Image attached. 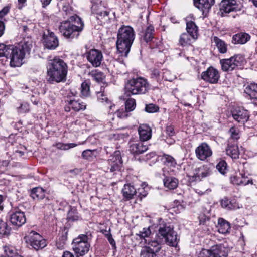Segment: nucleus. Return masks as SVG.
Instances as JSON below:
<instances>
[{"mask_svg": "<svg viewBox=\"0 0 257 257\" xmlns=\"http://www.w3.org/2000/svg\"><path fill=\"white\" fill-rule=\"evenodd\" d=\"M32 48L31 43L22 41L16 45L0 44V57L10 59V65L12 67L21 66L24 59L28 56Z\"/></svg>", "mask_w": 257, "mask_h": 257, "instance_id": "1", "label": "nucleus"}, {"mask_svg": "<svg viewBox=\"0 0 257 257\" xmlns=\"http://www.w3.org/2000/svg\"><path fill=\"white\" fill-rule=\"evenodd\" d=\"M47 80L51 84L66 80L67 65L61 59L54 58L47 64Z\"/></svg>", "mask_w": 257, "mask_h": 257, "instance_id": "2", "label": "nucleus"}, {"mask_svg": "<svg viewBox=\"0 0 257 257\" xmlns=\"http://www.w3.org/2000/svg\"><path fill=\"white\" fill-rule=\"evenodd\" d=\"M135 37L134 30L131 26L123 25L119 28L116 45L120 56L125 57L127 56Z\"/></svg>", "mask_w": 257, "mask_h": 257, "instance_id": "3", "label": "nucleus"}, {"mask_svg": "<svg viewBox=\"0 0 257 257\" xmlns=\"http://www.w3.org/2000/svg\"><path fill=\"white\" fill-rule=\"evenodd\" d=\"M84 26L81 18L75 14L70 16L67 20L61 22L59 30L64 37L72 39L77 38L79 36Z\"/></svg>", "mask_w": 257, "mask_h": 257, "instance_id": "4", "label": "nucleus"}, {"mask_svg": "<svg viewBox=\"0 0 257 257\" xmlns=\"http://www.w3.org/2000/svg\"><path fill=\"white\" fill-rule=\"evenodd\" d=\"M149 89L147 79L138 77L128 80L125 84V91L127 96L144 94Z\"/></svg>", "mask_w": 257, "mask_h": 257, "instance_id": "5", "label": "nucleus"}, {"mask_svg": "<svg viewBox=\"0 0 257 257\" xmlns=\"http://www.w3.org/2000/svg\"><path fill=\"white\" fill-rule=\"evenodd\" d=\"M160 235L162 237V240L165 239L168 245L176 247L179 242L177 233L173 230V228L167 224L160 226L158 236Z\"/></svg>", "mask_w": 257, "mask_h": 257, "instance_id": "6", "label": "nucleus"}, {"mask_svg": "<svg viewBox=\"0 0 257 257\" xmlns=\"http://www.w3.org/2000/svg\"><path fill=\"white\" fill-rule=\"evenodd\" d=\"M88 240V236L85 234H80L73 239L72 248L77 256H83L89 251L90 245Z\"/></svg>", "mask_w": 257, "mask_h": 257, "instance_id": "7", "label": "nucleus"}, {"mask_svg": "<svg viewBox=\"0 0 257 257\" xmlns=\"http://www.w3.org/2000/svg\"><path fill=\"white\" fill-rule=\"evenodd\" d=\"M244 57L237 54L228 59H222L220 60L221 69L224 72H231L236 68L242 66L244 62Z\"/></svg>", "mask_w": 257, "mask_h": 257, "instance_id": "8", "label": "nucleus"}, {"mask_svg": "<svg viewBox=\"0 0 257 257\" xmlns=\"http://www.w3.org/2000/svg\"><path fill=\"white\" fill-rule=\"evenodd\" d=\"M229 250V248L224 244H217L212 246L209 249H202L198 257H227Z\"/></svg>", "mask_w": 257, "mask_h": 257, "instance_id": "9", "label": "nucleus"}, {"mask_svg": "<svg viewBox=\"0 0 257 257\" xmlns=\"http://www.w3.org/2000/svg\"><path fill=\"white\" fill-rule=\"evenodd\" d=\"M26 241L35 249L38 250L43 248L46 246V241L39 233L31 231L25 237Z\"/></svg>", "mask_w": 257, "mask_h": 257, "instance_id": "10", "label": "nucleus"}, {"mask_svg": "<svg viewBox=\"0 0 257 257\" xmlns=\"http://www.w3.org/2000/svg\"><path fill=\"white\" fill-rule=\"evenodd\" d=\"M211 174V170L207 165H201L195 168L191 174L188 175L189 181H200L202 179L209 176Z\"/></svg>", "mask_w": 257, "mask_h": 257, "instance_id": "11", "label": "nucleus"}, {"mask_svg": "<svg viewBox=\"0 0 257 257\" xmlns=\"http://www.w3.org/2000/svg\"><path fill=\"white\" fill-rule=\"evenodd\" d=\"M43 43L44 46L49 49L54 50L59 45V40L54 33L47 29L43 35Z\"/></svg>", "mask_w": 257, "mask_h": 257, "instance_id": "12", "label": "nucleus"}, {"mask_svg": "<svg viewBox=\"0 0 257 257\" xmlns=\"http://www.w3.org/2000/svg\"><path fill=\"white\" fill-rule=\"evenodd\" d=\"M201 78L206 82L216 84L220 78V74L217 69L210 66L202 72Z\"/></svg>", "mask_w": 257, "mask_h": 257, "instance_id": "13", "label": "nucleus"}, {"mask_svg": "<svg viewBox=\"0 0 257 257\" xmlns=\"http://www.w3.org/2000/svg\"><path fill=\"white\" fill-rule=\"evenodd\" d=\"M241 6L235 0H222L220 4V11L221 15L236 12L241 10Z\"/></svg>", "mask_w": 257, "mask_h": 257, "instance_id": "14", "label": "nucleus"}, {"mask_svg": "<svg viewBox=\"0 0 257 257\" xmlns=\"http://www.w3.org/2000/svg\"><path fill=\"white\" fill-rule=\"evenodd\" d=\"M231 114L235 120L242 124L247 122L249 117L248 111L240 107L234 108L231 111Z\"/></svg>", "mask_w": 257, "mask_h": 257, "instance_id": "15", "label": "nucleus"}, {"mask_svg": "<svg viewBox=\"0 0 257 257\" xmlns=\"http://www.w3.org/2000/svg\"><path fill=\"white\" fill-rule=\"evenodd\" d=\"M148 149V146L140 140L130 141L129 142V150L135 155H139L146 152Z\"/></svg>", "mask_w": 257, "mask_h": 257, "instance_id": "16", "label": "nucleus"}, {"mask_svg": "<svg viewBox=\"0 0 257 257\" xmlns=\"http://www.w3.org/2000/svg\"><path fill=\"white\" fill-rule=\"evenodd\" d=\"M195 153L199 160L204 161L212 155V152L207 143H202L196 148Z\"/></svg>", "mask_w": 257, "mask_h": 257, "instance_id": "17", "label": "nucleus"}, {"mask_svg": "<svg viewBox=\"0 0 257 257\" xmlns=\"http://www.w3.org/2000/svg\"><path fill=\"white\" fill-rule=\"evenodd\" d=\"M86 104L80 100H68L64 107L66 112H70L71 110L75 112L84 111L86 108Z\"/></svg>", "mask_w": 257, "mask_h": 257, "instance_id": "18", "label": "nucleus"}, {"mask_svg": "<svg viewBox=\"0 0 257 257\" xmlns=\"http://www.w3.org/2000/svg\"><path fill=\"white\" fill-rule=\"evenodd\" d=\"M88 61L94 67L100 65L102 59V55L100 51L96 49H91L86 54Z\"/></svg>", "mask_w": 257, "mask_h": 257, "instance_id": "19", "label": "nucleus"}, {"mask_svg": "<svg viewBox=\"0 0 257 257\" xmlns=\"http://www.w3.org/2000/svg\"><path fill=\"white\" fill-rule=\"evenodd\" d=\"M154 29L153 26L149 25L146 29L143 36L144 40L147 43L150 42V47L154 48L160 45V41H156L157 40L153 37Z\"/></svg>", "mask_w": 257, "mask_h": 257, "instance_id": "20", "label": "nucleus"}, {"mask_svg": "<svg viewBox=\"0 0 257 257\" xmlns=\"http://www.w3.org/2000/svg\"><path fill=\"white\" fill-rule=\"evenodd\" d=\"M24 213L21 211H16L12 213L10 217L11 223L16 226L20 227L26 222Z\"/></svg>", "mask_w": 257, "mask_h": 257, "instance_id": "21", "label": "nucleus"}, {"mask_svg": "<svg viewBox=\"0 0 257 257\" xmlns=\"http://www.w3.org/2000/svg\"><path fill=\"white\" fill-rule=\"evenodd\" d=\"M138 133L141 141L145 142L151 139L152 136V130L147 124H142L138 128Z\"/></svg>", "mask_w": 257, "mask_h": 257, "instance_id": "22", "label": "nucleus"}, {"mask_svg": "<svg viewBox=\"0 0 257 257\" xmlns=\"http://www.w3.org/2000/svg\"><path fill=\"white\" fill-rule=\"evenodd\" d=\"M194 5L203 13H207L214 3V0H193Z\"/></svg>", "mask_w": 257, "mask_h": 257, "instance_id": "23", "label": "nucleus"}, {"mask_svg": "<svg viewBox=\"0 0 257 257\" xmlns=\"http://www.w3.org/2000/svg\"><path fill=\"white\" fill-rule=\"evenodd\" d=\"M226 154L233 159L239 158V152L238 147L235 143H228L227 147L226 148Z\"/></svg>", "mask_w": 257, "mask_h": 257, "instance_id": "24", "label": "nucleus"}, {"mask_svg": "<svg viewBox=\"0 0 257 257\" xmlns=\"http://www.w3.org/2000/svg\"><path fill=\"white\" fill-rule=\"evenodd\" d=\"M156 236L157 235H156ZM162 242V239L160 238L159 236H157V237L156 236L155 238L148 239L146 243L148 246L145 247H149L150 249H152V250L159 252L161 248V243Z\"/></svg>", "mask_w": 257, "mask_h": 257, "instance_id": "25", "label": "nucleus"}, {"mask_svg": "<svg viewBox=\"0 0 257 257\" xmlns=\"http://www.w3.org/2000/svg\"><path fill=\"white\" fill-rule=\"evenodd\" d=\"M250 39V35L246 33H239L233 35L232 42L235 44H244Z\"/></svg>", "mask_w": 257, "mask_h": 257, "instance_id": "26", "label": "nucleus"}, {"mask_svg": "<svg viewBox=\"0 0 257 257\" xmlns=\"http://www.w3.org/2000/svg\"><path fill=\"white\" fill-rule=\"evenodd\" d=\"M221 206L227 210H235L239 208L235 199L225 197L221 201Z\"/></svg>", "mask_w": 257, "mask_h": 257, "instance_id": "27", "label": "nucleus"}, {"mask_svg": "<svg viewBox=\"0 0 257 257\" xmlns=\"http://www.w3.org/2000/svg\"><path fill=\"white\" fill-rule=\"evenodd\" d=\"M212 41L214 43L219 53L224 54L227 52V44L225 41L217 36L213 37Z\"/></svg>", "mask_w": 257, "mask_h": 257, "instance_id": "28", "label": "nucleus"}, {"mask_svg": "<svg viewBox=\"0 0 257 257\" xmlns=\"http://www.w3.org/2000/svg\"><path fill=\"white\" fill-rule=\"evenodd\" d=\"M217 228L220 233L226 234L229 232L230 225L228 221L220 218L218 219Z\"/></svg>", "mask_w": 257, "mask_h": 257, "instance_id": "29", "label": "nucleus"}, {"mask_svg": "<svg viewBox=\"0 0 257 257\" xmlns=\"http://www.w3.org/2000/svg\"><path fill=\"white\" fill-rule=\"evenodd\" d=\"M196 39L195 38H193L191 35L187 32L183 33L180 35L179 42L180 45L186 46L190 45Z\"/></svg>", "mask_w": 257, "mask_h": 257, "instance_id": "30", "label": "nucleus"}, {"mask_svg": "<svg viewBox=\"0 0 257 257\" xmlns=\"http://www.w3.org/2000/svg\"><path fill=\"white\" fill-rule=\"evenodd\" d=\"M122 167V161L120 152L116 151L113 153V171H120Z\"/></svg>", "mask_w": 257, "mask_h": 257, "instance_id": "31", "label": "nucleus"}, {"mask_svg": "<svg viewBox=\"0 0 257 257\" xmlns=\"http://www.w3.org/2000/svg\"><path fill=\"white\" fill-rule=\"evenodd\" d=\"M122 192L123 196L127 199H132L137 193L136 189L130 184L124 185Z\"/></svg>", "mask_w": 257, "mask_h": 257, "instance_id": "32", "label": "nucleus"}, {"mask_svg": "<svg viewBox=\"0 0 257 257\" xmlns=\"http://www.w3.org/2000/svg\"><path fill=\"white\" fill-rule=\"evenodd\" d=\"M244 92L251 99H257V84L252 83L248 85L244 89Z\"/></svg>", "mask_w": 257, "mask_h": 257, "instance_id": "33", "label": "nucleus"}, {"mask_svg": "<svg viewBox=\"0 0 257 257\" xmlns=\"http://www.w3.org/2000/svg\"><path fill=\"white\" fill-rule=\"evenodd\" d=\"M163 163L168 167H175L177 165L176 160L171 155L163 154L161 158Z\"/></svg>", "mask_w": 257, "mask_h": 257, "instance_id": "34", "label": "nucleus"}, {"mask_svg": "<svg viewBox=\"0 0 257 257\" xmlns=\"http://www.w3.org/2000/svg\"><path fill=\"white\" fill-rule=\"evenodd\" d=\"M186 30L187 32L191 35L193 38L197 39L198 34V27L194 22L190 21L187 22Z\"/></svg>", "mask_w": 257, "mask_h": 257, "instance_id": "35", "label": "nucleus"}, {"mask_svg": "<svg viewBox=\"0 0 257 257\" xmlns=\"http://www.w3.org/2000/svg\"><path fill=\"white\" fill-rule=\"evenodd\" d=\"M164 186L169 189H174L178 184V181L173 177L166 176L163 180Z\"/></svg>", "mask_w": 257, "mask_h": 257, "instance_id": "36", "label": "nucleus"}, {"mask_svg": "<svg viewBox=\"0 0 257 257\" xmlns=\"http://www.w3.org/2000/svg\"><path fill=\"white\" fill-rule=\"evenodd\" d=\"M31 196L34 199H43L45 197V191L41 187L33 188L31 191Z\"/></svg>", "mask_w": 257, "mask_h": 257, "instance_id": "37", "label": "nucleus"}, {"mask_svg": "<svg viewBox=\"0 0 257 257\" xmlns=\"http://www.w3.org/2000/svg\"><path fill=\"white\" fill-rule=\"evenodd\" d=\"M57 6L59 8L62 7L64 15L69 16L73 14V9L68 3L65 2L63 0H61L58 3Z\"/></svg>", "mask_w": 257, "mask_h": 257, "instance_id": "38", "label": "nucleus"}, {"mask_svg": "<svg viewBox=\"0 0 257 257\" xmlns=\"http://www.w3.org/2000/svg\"><path fill=\"white\" fill-rule=\"evenodd\" d=\"M4 250L7 257H22L18 253L16 249L11 245L5 246Z\"/></svg>", "mask_w": 257, "mask_h": 257, "instance_id": "39", "label": "nucleus"}, {"mask_svg": "<svg viewBox=\"0 0 257 257\" xmlns=\"http://www.w3.org/2000/svg\"><path fill=\"white\" fill-rule=\"evenodd\" d=\"M89 75L91 76L93 80H95L98 83L102 82L104 78V74L98 70L91 71L89 73Z\"/></svg>", "mask_w": 257, "mask_h": 257, "instance_id": "40", "label": "nucleus"}, {"mask_svg": "<svg viewBox=\"0 0 257 257\" xmlns=\"http://www.w3.org/2000/svg\"><path fill=\"white\" fill-rule=\"evenodd\" d=\"M111 225L103 226L100 228L101 232L107 238L110 244L112 245V237L111 233Z\"/></svg>", "mask_w": 257, "mask_h": 257, "instance_id": "41", "label": "nucleus"}, {"mask_svg": "<svg viewBox=\"0 0 257 257\" xmlns=\"http://www.w3.org/2000/svg\"><path fill=\"white\" fill-rule=\"evenodd\" d=\"M158 252L152 250L149 247H143L141 251V257H160Z\"/></svg>", "mask_w": 257, "mask_h": 257, "instance_id": "42", "label": "nucleus"}, {"mask_svg": "<svg viewBox=\"0 0 257 257\" xmlns=\"http://www.w3.org/2000/svg\"><path fill=\"white\" fill-rule=\"evenodd\" d=\"M151 230L149 228H144L139 233L136 234V236L139 237L140 239H144L145 243H147L149 236L151 235Z\"/></svg>", "mask_w": 257, "mask_h": 257, "instance_id": "43", "label": "nucleus"}, {"mask_svg": "<svg viewBox=\"0 0 257 257\" xmlns=\"http://www.w3.org/2000/svg\"><path fill=\"white\" fill-rule=\"evenodd\" d=\"M83 144L79 143L78 144L76 143H68L65 144L61 142L57 143L54 146H55L57 149L63 150H67L70 148H72L76 147L78 145Z\"/></svg>", "mask_w": 257, "mask_h": 257, "instance_id": "44", "label": "nucleus"}, {"mask_svg": "<svg viewBox=\"0 0 257 257\" xmlns=\"http://www.w3.org/2000/svg\"><path fill=\"white\" fill-rule=\"evenodd\" d=\"M67 218L69 220L77 221L80 217L78 215L77 209L75 207H71L68 212Z\"/></svg>", "mask_w": 257, "mask_h": 257, "instance_id": "45", "label": "nucleus"}, {"mask_svg": "<svg viewBox=\"0 0 257 257\" xmlns=\"http://www.w3.org/2000/svg\"><path fill=\"white\" fill-rule=\"evenodd\" d=\"M229 132L230 137L228 139V143H234L233 141H237L240 138L238 131L236 128L232 127L230 128Z\"/></svg>", "mask_w": 257, "mask_h": 257, "instance_id": "46", "label": "nucleus"}, {"mask_svg": "<svg viewBox=\"0 0 257 257\" xmlns=\"http://www.w3.org/2000/svg\"><path fill=\"white\" fill-rule=\"evenodd\" d=\"M11 228L7 223L0 220V234L2 235H8L10 233Z\"/></svg>", "mask_w": 257, "mask_h": 257, "instance_id": "47", "label": "nucleus"}, {"mask_svg": "<svg viewBox=\"0 0 257 257\" xmlns=\"http://www.w3.org/2000/svg\"><path fill=\"white\" fill-rule=\"evenodd\" d=\"M96 152V150L87 149L83 151L82 157L84 159L91 160L96 157V155L95 154Z\"/></svg>", "mask_w": 257, "mask_h": 257, "instance_id": "48", "label": "nucleus"}, {"mask_svg": "<svg viewBox=\"0 0 257 257\" xmlns=\"http://www.w3.org/2000/svg\"><path fill=\"white\" fill-rule=\"evenodd\" d=\"M96 7L97 6L96 5H93L91 7V11L94 14H95L97 15L96 18L98 19H99L100 18L107 17L109 12L104 11H98L96 10Z\"/></svg>", "mask_w": 257, "mask_h": 257, "instance_id": "49", "label": "nucleus"}, {"mask_svg": "<svg viewBox=\"0 0 257 257\" xmlns=\"http://www.w3.org/2000/svg\"><path fill=\"white\" fill-rule=\"evenodd\" d=\"M81 94L82 97H87L89 95L90 86L86 82H84L81 84Z\"/></svg>", "mask_w": 257, "mask_h": 257, "instance_id": "50", "label": "nucleus"}, {"mask_svg": "<svg viewBox=\"0 0 257 257\" xmlns=\"http://www.w3.org/2000/svg\"><path fill=\"white\" fill-rule=\"evenodd\" d=\"M216 169L220 173L224 175L226 173L227 163L224 160L220 161L216 165Z\"/></svg>", "mask_w": 257, "mask_h": 257, "instance_id": "51", "label": "nucleus"}, {"mask_svg": "<svg viewBox=\"0 0 257 257\" xmlns=\"http://www.w3.org/2000/svg\"><path fill=\"white\" fill-rule=\"evenodd\" d=\"M136 106V101L134 99H128L125 102V109L126 111L130 112L133 111Z\"/></svg>", "mask_w": 257, "mask_h": 257, "instance_id": "52", "label": "nucleus"}, {"mask_svg": "<svg viewBox=\"0 0 257 257\" xmlns=\"http://www.w3.org/2000/svg\"><path fill=\"white\" fill-rule=\"evenodd\" d=\"M145 110L148 113H155L159 111V107L155 104L151 103L146 105Z\"/></svg>", "mask_w": 257, "mask_h": 257, "instance_id": "53", "label": "nucleus"}, {"mask_svg": "<svg viewBox=\"0 0 257 257\" xmlns=\"http://www.w3.org/2000/svg\"><path fill=\"white\" fill-rule=\"evenodd\" d=\"M160 72L157 69H154L151 71V78L153 80L159 82L161 80Z\"/></svg>", "mask_w": 257, "mask_h": 257, "instance_id": "54", "label": "nucleus"}, {"mask_svg": "<svg viewBox=\"0 0 257 257\" xmlns=\"http://www.w3.org/2000/svg\"><path fill=\"white\" fill-rule=\"evenodd\" d=\"M29 109V105L26 102L22 103L21 105L17 108L18 112L19 113H25L28 112Z\"/></svg>", "mask_w": 257, "mask_h": 257, "instance_id": "55", "label": "nucleus"}, {"mask_svg": "<svg viewBox=\"0 0 257 257\" xmlns=\"http://www.w3.org/2000/svg\"><path fill=\"white\" fill-rule=\"evenodd\" d=\"M241 176H233L230 177V181L231 182L235 185H241V183H243L241 181Z\"/></svg>", "mask_w": 257, "mask_h": 257, "instance_id": "56", "label": "nucleus"}, {"mask_svg": "<svg viewBox=\"0 0 257 257\" xmlns=\"http://www.w3.org/2000/svg\"><path fill=\"white\" fill-rule=\"evenodd\" d=\"M66 244V238L62 236L61 238H59L56 241V246L59 249H63L64 248Z\"/></svg>", "mask_w": 257, "mask_h": 257, "instance_id": "57", "label": "nucleus"}, {"mask_svg": "<svg viewBox=\"0 0 257 257\" xmlns=\"http://www.w3.org/2000/svg\"><path fill=\"white\" fill-rule=\"evenodd\" d=\"M128 111H126L125 109H121L117 110L115 114L117 115V117L119 118H126L128 116Z\"/></svg>", "mask_w": 257, "mask_h": 257, "instance_id": "58", "label": "nucleus"}, {"mask_svg": "<svg viewBox=\"0 0 257 257\" xmlns=\"http://www.w3.org/2000/svg\"><path fill=\"white\" fill-rule=\"evenodd\" d=\"M239 175H240V176H241V180H242L241 181H242V182H243V183H241V185L246 186L249 184H253L252 180H251V179L246 180V179L247 178V177L245 176L244 174L239 173Z\"/></svg>", "mask_w": 257, "mask_h": 257, "instance_id": "59", "label": "nucleus"}, {"mask_svg": "<svg viewBox=\"0 0 257 257\" xmlns=\"http://www.w3.org/2000/svg\"><path fill=\"white\" fill-rule=\"evenodd\" d=\"M170 74V72L169 70H164L162 76V78L164 79L166 81H172L173 80V78L169 76Z\"/></svg>", "mask_w": 257, "mask_h": 257, "instance_id": "60", "label": "nucleus"}, {"mask_svg": "<svg viewBox=\"0 0 257 257\" xmlns=\"http://www.w3.org/2000/svg\"><path fill=\"white\" fill-rule=\"evenodd\" d=\"M104 91L97 92V95L98 99L99 101H100L102 102H107L108 101V98L105 96V95H104Z\"/></svg>", "mask_w": 257, "mask_h": 257, "instance_id": "61", "label": "nucleus"}, {"mask_svg": "<svg viewBox=\"0 0 257 257\" xmlns=\"http://www.w3.org/2000/svg\"><path fill=\"white\" fill-rule=\"evenodd\" d=\"M10 8L8 6L5 7L0 11V21H3V18L9 12Z\"/></svg>", "mask_w": 257, "mask_h": 257, "instance_id": "62", "label": "nucleus"}, {"mask_svg": "<svg viewBox=\"0 0 257 257\" xmlns=\"http://www.w3.org/2000/svg\"><path fill=\"white\" fill-rule=\"evenodd\" d=\"M10 8L8 6L5 7L0 11V21H3V18L9 12Z\"/></svg>", "mask_w": 257, "mask_h": 257, "instance_id": "63", "label": "nucleus"}, {"mask_svg": "<svg viewBox=\"0 0 257 257\" xmlns=\"http://www.w3.org/2000/svg\"><path fill=\"white\" fill-rule=\"evenodd\" d=\"M77 95V93L76 92L74 91H70V92H69L68 93H67V95L66 97V99L65 100V102L66 103V104H67V101L68 100H73V99H74V97L76 96Z\"/></svg>", "mask_w": 257, "mask_h": 257, "instance_id": "64", "label": "nucleus"}]
</instances>
